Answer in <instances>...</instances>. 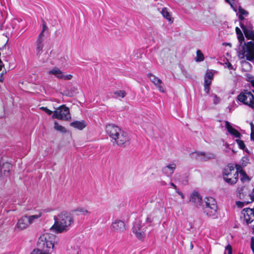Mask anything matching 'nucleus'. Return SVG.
<instances>
[{
  "label": "nucleus",
  "mask_w": 254,
  "mask_h": 254,
  "mask_svg": "<svg viewBox=\"0 0 254 254\" xmlns=\"http://www.w3.org/2000/svg\"><path fill=\"white\" fill-rule=\"evenodd\" d=\"M176 168L175 164H169L162 168V172L167 177H171Z\"/></svg>",
  "instance_id": "nucleus-18"
},
{
  "label": "nucleus",
  "mask_w": 254,
  "mask_h": 254,
  "mask_svg": "<svg viewBox=\"0 0 254 254\" xmlns=\"http://www.w3.org/2000/svg\"><path fill=\"white\" fill-rule=\"evenodd\" d=\"M41 215H42V213H41V212H39L37 214L33 215H31V216H28L27 215V218L28 220V223H29V225L33 223L34 220L37 219L39 218H40L41 216Z\"/></svg>",
  "instance_id": "nucleus-25"
},
{
  "label": "nucleus",
  "mask_w": 254,
  "mask_h": 254,
  "mask_svg": "<svg viewBox=\"0 0 254 254\" xmlns=\"http://www.w3.org/2000/svg\"><path fill=\"white\" fill-rule=\"evenodd\" d=\"M211 81L212 80L210 79H205L204 85H206L207 86H210L211 83Z\"/></svg>",
  "instance_id": "nucleus-43"
},
{
  "label": "nucleus",
  "mask_w": 254,
  "mask_h": 254,
  "mask_svg": "<svg viewBox=\"0 0 254 254\" xmlns=\"http://www.w3.org/2000/svg\"><path fill=\"white\" fill-rule=\"evenodd\" d=\"M161 13L164 18L168 20V21L171 23L173 22L170 13L168 11L166 7L162 8V10L161 11Z\"/></svg>",
  "instance_id": "nucleus-23"
},
{
  "label": "nucleus",
  "mask_w": 254,
  "mask_h": 254,
  "mask_svg": "<svg viewBox=\"0 0 254 254\" xmlns=\"http://www.w3.org/2000/svg\"><path fill=\"white\" fill-rule=\"evenodd\" d=\"M181 176L180 174H176L174 176V180L176 181H180Z\"/></svg>",
  "instance_id": "nucleus-47"
},
{
  "label": "nucleus",
  "mask_w": 254,
  "mask_h": 254,
  "mask_svg": "<svg viewBox=\"0 0 254 254\" xmlns=\"http://www.w3.org/2000/svg\"><path fill=\"white\" fill-rule=\"evenodd\" d=\"M240 26L241 27V28L243 29V32H244V30H246V29L248 27H247L243 22L241 21L240 23Z\"/></svg>",
  "instance_id": "nucleus-44"
},
{
  "label": "nucleus",
  "mask_w": 254,
  "mask_h": 254,
  "mask_svg": "<svg viewBox=\"0 0 254 254\" xmlns=\"http://www.w3.org/2000/svg\"><path fill=\"white\" fill-rule=\"evenodd\" d=\"M132 232L139 239L142 240L144 238V229L142 228L141 223L139 221H136L132 227Z\"/></svg>",
  "instance_id": "nucleus-11"
},
{
  "label": "nucleus",
  "mask_w": 254,
  "mask_h": 254,
  "mask_svg": "<svg viewBox=\"0 0 254 254\" xmlns=\"http://www.w3.org/2000/svg\"><path fill=\"white\" fill-rule=\"evenodd\" d=\"M179 195H180L182 198H184V195L183 193L182 192L181 193H179Z\"/></svg>",
  "instance_id": "nucleus-59"
},
{
  "label": "nucleus",
  "mask_w": 254,
  "mask_h": 254,
  "mask_svg": "<svg viewBox=\"0 0 254 254\" xmlns=\"http://www.w3.org/2000/svg\"><path fill=\"white\" fill-rule=\"evenodd\" d=\"M44 35L43 34V32H41L36 41V55L38 56H40L43 52V49L44 48L43 41L44 40Z\"/></svg>",
  "instance_id": "nucleus-13"
},
{
  "label": "nucleus",
  "mask_w": 254,
  "mask_h": 254,
  "mask_svg": "<svg viewBox=\"0 0 254 254\" xmlns=\"http://www.w3.org/2000/svg\"><path fill=\"white\" fill-rule=\"evenodd\" d=\"M106 131L113 142L118 146L125 147L130 144V138L128 133L122 130L114 124H109L106 127Z\"/></svg>",
  "instance_id": "nucleus-2"
},
{
  "label": "nucleus",
  "mask_w": 254,
  "mask_h": 254,
  "mask_svg": "<svg viewBox=\"0 0 254 254\" xmlns=\"http://www.w3.org/2000/svg\"><path fill=\"white\" fill-rule=\"evenodd\" d=\"M251 138L252 140H253V141H254V132H251Z\"/></svg>",
  "instance_id": "nucleus-52"
},
{
  "label": "nucleus",
  "mask_w": 254,
  "mask_h": 254,
  "mask_svg": "<svg viewBox=\"0 0 254 254\" xmlns=\"http://www.w3.org/2000/svg\"><path fill=\"white\" fill-rule=\"evenodd\" d=\"M227 2L229 3L231 6H232V1L234 0H225Z\"/></svg>",
  "instance_id": "nucleus-55"
},
{
  "label": "nucleus",
  "mask_w": 254,
  "mask_h": 254,
  "mask_svg": "<svg viewBox=\"0 0 254 254\" xmlns=\"http://www.w3.org/2000/svg\"><path fill=\"white\" fill-rule=\"evenodd\" d=\"M54 129L56 130L59 131L61 132L65 133L66 132L65 128L60 125L57 122L54 123Z\"/></svg>",
  "instance_id": "nucleus-26"
},
{
  "label": "nucleus",
  "mask_w": 254,
  "mask_h": 254,
  "mask_svg": "<svg viewBox=\"0 0 254 254\" xmlns=\"http://www.w3.org/2000/svg\"><path fill=\"white\" fill-rule=\"evenodd\" d=\"M72 76L71 74H68L66 75H64V77L63 78H64L65 80H69L72 78Z\"/></svg>",
  "instance_id": "nucleus-46"
},
{
  "label": "nucleus",
  "mask_w": 254,
  "mask_h": 254,
  "mask_svg": "<svg viewBox=\"0 0 254 254\" xmlns=\"http://www.w3.org/2000/svg\"><path fill=\"white\" fill-rule=\"evenodd\" d=\"M70 126L79 130H82L86 127L87 124L83 120L81 121H76L71 122Z\"/></svg>",
  "instance_id": "nucleus-19"
},
{
  "label": "nucleus",
  "mask_w": 254,
  "mask_h": 254,
  "mask_svg": "<svg viewBox=\"0 0 254 254\" xmlns=\"http://www.w3.org/2000/svg\"><path fill=\"white\" fill-rule=\"evenodd\" d=\"M239 19L242 21L244 19V15H239Z\"/></svg>",
  "instance_id": "nucleus-53"
},
{
  "label": "nucleus",
  "mask_w": 254,
  "mask_h": 254,
  "mask_svg": "<svg viewBox=\"0 0 254 254\" xmlns=\"http://www.w3.org/2000/svg\"><path fill=\"white\" fill-rule=\"evenodd\" d=\"M55 223L51 230L57 233H63L67 231L73 220L72 214L67 212H63L54 217Z\"/></svg>",
  "instance_id": "nucleus-3"
},
{
  "label": "nucleus",
  "mask_w": 254,
  "mask_h": 254,
  "mask_svg": "<svg viewBox=\"0 0 254 254\" xmlns=\"http://www.w3.org/2000/svg\"><path fill=\"white\" fill-rule=\"evenodd\" d=\"M232 6H231V7H233V8L235 11H237L236 6L235 5V7L234 6V4H235L234 0L232 1Z\"/></svg>",
  "instance_id": "nucleus-51"
},
{
  "label": "nucleus",
  "mask_w": 254,
  "mask_h": 254,
  "mask_svg": "<svg viewBox=\"0 0 254 254\" xmlns=\"http://www.w3.org/2000/svg\"><path fill=\"white\" fill-rule=\"evenodd\" d=\"M225 250L228 251V254H232V249L231 245H228L226 247Z\"/></svg>",
  "instance_id": "nucleus-40"
},
{
  "label": "nucleus",
  "mask_w": 254,
  "mask_h": 254,
  "mask_svg": "<svg viewBox=\"0 0 254 254\" xmlns=\"http://www.w3.org/2000/svg\"><path fill=\"white\" fill-rule=\"evenodd\" d=\"M29 224L28 223V220L27 218V215H25L22 217L16 224V227L19 229L22 230L23 229H26L29 226Z\"/></svg>",
  "instance_id": "nucleus-17"
},
{
  "label": "nucleus",
  "mask_w": 254,
  "mask_h": 254,
  "mask_svg": "<svg viewBox=\"0 0 254 254\" xmlns=\"http://www.w3.org/2000/svg\"><path fill=\"white\" fill-rule=\"evenodd\" d=\"M235 30L239 43V45H243V43L245 41V38L243 34L239 27H237Z\"/></svg>",
  "instance_id": "nucleus-22"
},
{
  "label": "nucleus",
  "mask_w": 254,
  "mask_h": 254,
  "mask_svg": "<svg viewBox=\"0 0 254 254\" xmlns=\"http://www.w3.org/2000/svg\"><path fill=\"white\" fill-rule=\"evenodd\" d=\"M237 99L244 104L254 108V96L250 91L245 90L238 96Z\"/></svg>",
  "instance_id": "nucleus-8"
},
{
  "label": "nucleus",
  "mask_w": 254,
  "mask_h": 254,
  "mask_svg": "<svg viewBox=\"0 0 254 254\" xmlns=\"http://www.w3.org/2000/svg\"><path fill=\"white\" fill-rule=\"evenodd\" d=\"M40 109L47 113L49 115H51L52 113H53L52 111L48 109L47 107H42L40 108Z\"/></svg>",
  "instance_id": "nucleus-36"
},
{
  "label": "nucleus",
  "mask_w": 254,
  "mask_h": 254,
  "mask_svg": "<svg viewBox=\"0 0 254 254\" xmlns=\"http://www.w3.org/2000/svg\"><path fill=\"white\" fill-rule=\"evenodd\" d=\"M30 254H50L49 253H46L45 251L40 249L34 250Z\"/></svg>",
  "instance_id": "nucleus-33"
},
{
  "label": "nucleus",
  "mask_w": 254,
  "mask_h": 254,
  "mask_svg": "<svg viewBox=\"0 0 254 254\" xmlns=\"http://www.w3.org/2000/svg\"><path fill=\"white\" fill-rule=\"evenodd\" d=\"M4 66V64L2 63H0V71L1 70L2 67Z\"/></svg>",
  "instance_id": "nucleus-58"
},
{
  "label": "nucleus",
  "mask_w": 254,
  "mask_h": 254,
  "mask_svg": "<svg viewBox=\"0 0 254 254\" xmlns=\"http://www.w3.org/2000/svg\"><path fill=\"white\" fill-rule=\"evenodd\" d=\"M182 183L183 184V185H186L188 184V181L187 180H185L182 182Z\"/></svg>",
  "instance_id": "nucleus-57"
},
{
  "label": "nucleus",
  "mask_w": 254,
  "mask_h": 254,
  "mask_svg": "<svg viewBox=\"0 0 254 254\" xmlns=\"http://www.w3.org/2000/svg\"><path fill=\"white\" fill-rule=\"evenodd\" d=\"M220 99L217 97L216 95H214L213 96V103L215 104H217L219 102Z\"/></svg>",
  "instance_id": "nucleus-41"
},
{
  "label": "nucleus",
  "mask_w": 254,
  "mask_h": 254,
  "mask_svg": "<svg viewBox=\"0 0 254 254\" xmlns=\"http://www.w3.org/2000/svg\"><path fill=\"white\" fill-rule=\"evenodd\" d=\"M176 190V192L178 194H179V193H181V192L179 191V190L177 188V190Z\"/></svg>",
  "instance_id": "nucleus-60"
},
{
  "label": "nucleus",
  "mask_w": 254,
  "mask_h": 254,
  "mask_svg": "<svg viewBox=\"0 0 254 254\" xmlns=\"http://www.w3.org/2000/svg\"><path fill=\"white\" fill-rule=\"evenodd\" d=\"M251 132H254V125L252 122L250 123Z\"/></svg>",
  "instance_id": "nucleus-50"
},
{
  "label": "nucleus",
  "mask_w": 254,
  "mask_h": 254,
  "mask_svg": "<svg viewBox=\"0 0 254 254\" xmlns=\"http://www.w3.org/2000/svg\"><path fill=\"white\" fill-rule=\"evenodd\" d=\"M223 177L224 180L230 185L235 184L238 180V174L235 171L233 165H228L223 170Z\"/></svg>",
  "instance_id": "nucleus-6"
},
{
  "label": "nucleus",
  "mask_w": 254,
  "mask_h": 254,
  "mask_svg": "<svg viewBox=\"0 0 254 254\" xmlns=\"http://www.w3.org/2000/svg\"><path fill=\"white\" fill-rule=\"evenodd\" d=\"M238 13L239 15H244L245 16H247L249 14V12L241 6H239V7Z\"/></svg>",
  "instance_id": "nucleus-31"
},
{
  "label": "nucleus",
  "mask_w": 254,
  "mask_h": 254,
  "mask_svg": "<svg viewBox=\"0 0 254 254\" xmlns=\"http://www.w3.org/2000/svg\"><path fill=\"white\" fill-rule=\"evenodd\" d=\"M251 199H252V201H254V195H252L251 196Z\"/></svg>",
  "instance_id": "nucleus-62"
},
{
  "label": "nucleus",
  "mask_w": 254,
  "mask_h": 254,
  "mask_svg": "<svg viewBox=\"0 0 254 254\" xmlns=\"http://www.w3.org/2000/svg\"><path fill=\"white\" fill-rule=\"evenodd\" d=\"M205 79L212 80L213 78V74L211 71H207L205 75Z\"/></svg>",
  "instance_id": "nucleus-35"
},
{
  "label": "nucleus",
  "mask_w": 254,
  "mask_h": 254,
  "mask_svg": "<svg viewBox=\"0 0 254 254\" xmlns=\"http://www.w3.org/2000/svg\"><path fill=\"white\" fill-rule=\"evenodd\" d=\"M236 166V169H235V171H237V174L239 175V173H240V174L241 173V171L242 170H243L242 169V165H237L236 164L235 165Z\"/></svg>",
  "instance_id": "nucleus-37"
},
{
  "label": "nucleus",
  "mask_w": 254,
  "mask_h": 254,
  "mask_svg": "<svg viewBox=\"0 0 254 254\" xmlns=\"http://www.w3.org/2000/svg\"><path fill=\"white\" fill-rule=\"evenodd\" d=\"M170 185L175 190H177V186L173 183H170Z\"/></svg>",
  "instance_id": "nucleus-54"
},
{
  "label": "nucleus",
  "mask_w": 254,
  "mask_h": 254,
  "mask_svg": "<svg viewBox=\"0 0 254 254\" xmlns=\"http://www.w3.org/2000/svg\"><path fill=\"white\" fill-rule=\"evenodd\" d=\"M183 74H184V75H185L186 77H187V72H186V71H183Z\"/></svg>",
  "instance_id": "nucleus-63"
},
{
  "label": "nucleus",
  "mask_w": 254,
  "mask_h": 254,
  "mask_svg": "<svg viewBox=\"0 0 254 254\" xmlns=\"http://www.w3.org/2000/svg\"><path fill=\"white\" fill-rule=\"evenodd\" d=\"M251 249L254 254V238H251Z\"/></svg>",
  "instance_id": "nucleus-42"
},
{
  "label": "nucleus",
  "mask_w": 254,
  "mask_h": 254,
  "mask_svg": "<svg viewBox=\"0 0 254 254\" xmlns=\"http://www.w3.org/2000/svg\"><path fill=\"white\" fill-rule=\"evenodd\" d=\"M203 200L200 194L197 192L194 191L190 195V201L196 207L200 206Z\"/></svg>",
  "instance_id": "nucleus-14"
},
{
  "label": "nucleus",
  "mask_w": 254,
  "mask_h": 254,
  "mask_svg": "<svg viewBox=\"0 0 254 254\" xmlns=\"http://www.w3.org/2000/svg\"><path fill=\"white\" fill-rule=\"evenodd\" d=\"M176 190V192L178 194H179V193H181V192L179 191V190L177 188V190Z\"/></svg>",
  "instance_id": "nucleus-61"
},
{
  "label": "nucleus",
  "mask_w": 254,
  "mask_h": 254,
  "mask_svg": "<svg viewBox=\"0 0 254 254\" xmlns=\"http://www.w3.org/2000/svg\"><path fill=\"white\" fill-rule=\"evenodd\" d=\"M126 229L124 222L120 220H115L111 226V231L116 233H122L125 231Z\"/></svg>",
  "instance_id": "nucleus-9"
},
{
  "label": "nucleus",
  "mask_w": 254,
  "mask_h": 254,
  "mask_svg": "<svg viewBox=\"0 0 254 254\" xmlns=\"http://www.w3.org/2000/svg\"><path fill=\"white\" fill-rule=\"evenodd\" d=\"M252 194H253V195H254V188L253 190Z\"/></svg>",
  "instance_id": "nucleus-64"
},
{
  "label": "nucleus",
  "mask_w": 254,
  "mask_h": 254,
  "mask_svg": "<svg viewBox=\"0 0 254 254\" xmlns=\"http://www.w3.org/2000/svg\"><path fill=\"white\" fill-rule=\"evenodd\" d=\"M246 37L248 40L253 41L247 43L244 42L243 45H239L237 48L238 56L240 59L246 57L247 60H254V31L252 26H249L244 32Z\"/></svg>",
  "instance_id": "nucleus-1"
},
{
  "label": "nucleus",
  "mask_w": 254,
  "mask_h": 254,
  "mask_svg": "<svg viewBox=\"0 0 254 254\" xmlns=\"http://www.w3.org/2000/svg\"><path fill=\"white\" fill-rule=\"evenodd\" d=\"M209 86H206V85H204V91L207 93L208 94L209 91Z\"/></svg>",
  "instance_id": "nucleus-48"
},
{
  "label": "nucleus",
  "mask_w": 254,
  "mask_h": 254,
  "mask_svg": "<svg viewBox=\"0 0 254 254\" xmlns=\"http://www.w3.org/2000/svg\"><path fill=\"white\" fill-rule=\"evenodd\" d=\"M204 60L203 54L200 50L196 51V57L195 58V61L197 62H202Z\"/></svg>",
  "instance_id": "nucleus-27"
},
{
  "label": "nucleus",
  "mask_w": 254,
  "mask_h": 254,
  "mask_svg": "<svg viewBox=\"0 0 254 254\" xmlns=\"http://www.w3.org/2000/svg\"><path fill=\"white\" fill-rule=\"evenodd\" d=\"M244 220L247 225L251 223L254 220V208H245L242 210Z\"/></svg>",
  "instance_id": "nucleus-10"
},
{
  "label": "nucleus",
  "mask_w": 254,
  "mask_h": 254,
  "mask_svg": "<svg viewBox=\"0 0 254 254\" xmlns=\"http://www.w3.org/2000/svg\"><path fill=\"white\" fill-rule=\"evenodd\" d=\"M57 238L54 234L46 233L42 235L38 241V246L39 247L47 248L48 253L52 252L54 248V245L56 242Z\"/></svg>",
  "instance_id": "nucleus-5"
},
{
  "label": "nucleus",
  "mask_w": 254,
  "mask_h": 254,
  "mask_svg": "<svg viewBox=\"0 0 254 254\" xmlns=\"http://www.w3.org/2000/svg\"><path fill=\"white\" fill-rule=\"evenodd\" d=\"M245 204V202H242L240 201H237L236 202V205L239 208H242Z\"/></svg>",
  "instance_id": "nucleus-39"
},
{
  "label": "nucleus",
  "mask_w": 254,
  "mask_h": 254,
  "mask_svg": "<svg viewBox=\"0 0 254 254\" xmlns=\"http://www.w3.org/2000/svg\"><path fill=\"white\" fill-rule=\"evenodd\" d=\"M226 66L229 69H233L235 70V68L233 67V65L230 63H226Z\"/></svg>",
  "instance_id": "nucleus-45"
},
{
  "label": "nucleus",
  "mask_w": 254,
  "mask_h": 254,
  "mask_svg": "<svg viewBox=\"0 0 254 254\" xmlns=\"http://www.w3.org/2000/svg\"><path fill=\"white\" fill-rule=\"evenodd\" d=\"M248 158L247 157H244L242 158V163H241V165L242 166V167H245L247 166V163H248Z\"/></svg>",
  "instance_id": "nucleus-38"
},
{
  "label": "nucleus",
  "mask_w": 254,
  "mask_h": 254,
  "mask_svg": "<svg viewBox=\"0 0 254 254\" xmlns=\"http://www.w3.org/2000/svg\"><path fill=\"white\" fill-rule=\"evenodd\" d=\"M48 28H47V26H46V23L44 22L43 24V29H42V31H41V32H43V34H44V31L47 29Z\"/></svg>",
  "instance_id": "nucleus-49"
},
{
  "label": "nucleus",
  "mask_w": 254,
  "mask_h": 254,
  "mask_svg": "<svg viewBox=\"0 0 254 254\" xmlns=\"http://www.w3.org/2000/svg\"><path fill=\"white\" fill-rule=\"evenodd\" d=\"M53 119L68 121L71 119L69 109L65 105H62L53 112Z\"/></svg>",
  "instance_id": "nucleus-7"
},
{
  "label": "nucleus",
  "mask_w": 254,
  "mask_h": 254,
  "mask_svg": "<svg viewBox=\"0 0 254 254\" xmlns=\"http://www.w3.org/2000/svg\"><path fill=\"white\" fill-rule=\"evenodd\" d=\"M48 74H53L59 79H62L64 77L63 72L60 69L56 67L49 71Z\"/></svg>",
  "instance_id": "nucleus-20"
},
{
  "label": "nucleus",
  "mask_w": 254,
  "mask_h": 254,
  "mask_svg": "<svg viewBox=\"0 0 254 254\" xmlns=\"http://www.w3.org/2000/svg\"><path fill=\"white\" fill-rule=\"evenodd\" d=\"M77 93V88L71 87L69 89H66L64 91V95L66 96L72 97Z\"/></svg>",
  "instance_id": "nucleus-24"
},
{
  "label": "nucleus",
  "mask_w": 254,
  "mask_h": 254,
  "mask_svg": "<svg viewBox=\"0 0 254 254\" xmlns=\"http://www.w3.org/2000/svg\"><path fill=\"white\" fill-rule=\"evenodd\" d=\"M156 218V217L154 216V214L153 213L150 214L147 218H146V222L148 223H151V222H153Z\"/></svg>",
  "instance_id": "nucleus-29"
},
{
  "label": "nucleus",
  "mask_w": 254,
  "mask_h": 254,
  "mask_svg": "<svg viewBox=\"0 0 254 254\" xmlns=\"http://www.w3.org/2000/svg\"><path fill=\"white\" fill-rule=\"evenodd\" d=\"M200 154L202 156H204L203 158L202 159V160L203 161H206L209 159H214L215 158V156L212 154V153H207V154H204V153H200Z\"/></svg>",
  "instance_id": "nucleus-28"
},
{
  "label": "nucleus",
  "mask_w": 254,
  "mask_h": 254,
  "mask_svg": "<svg viewBox=\"0 0 254 254\" xmlns=\"http://www.w3.org/2000/svg\"><path fill=\"white\" fill-rule=\"evenodd\" d=\"M240 174L242 175V177L241 179L242 182H244L246 180H247L248 181L250 180V179L244 170H242Z\"/></svg>",
  "instance_id": "nucleus-30"
},
{
  "label": "nucleus",
  "mask_w": 254,
  "mask_h": 254,
  "mask_svg": "<svg viewBox=\"0 0 254 254\" xmlns=\"http://www.w3.org/2000/svg\"><path fill=\"white\" fill-rule=\"evenodd\" d=\"M161 185H162V186H165L167 185V183L165 182V181H161Z\"/></svg>",
  "instance_id": "nucleus-56"
},
{
  "label": "nucleus",
  "mask_w": 254,
  "mask_h": 254,
  "mask_svg": "<svg viewBox=\"0 0 254 254\" xmlns=\"http://www.w3.org/2000/svg\"><path fill=\"white\" fill-rule=\"evenodd\" d=\"M118 97L124 98L126 95V92L124 90H118L114 92Z\"/></svg>",
  "instance_id": "nucleus-32"
},
{
  "label": "nucleus",
  "mask_w": 254,
  "mask_h": 254,
  "mask_svg": "<svg viewBox=\"0 0 254 254\" xmlns=\"http://www.w3.org/2000/svg\"><path fill=\"white\" fill-rule=\"evenodd\" d=\"M11 168L12 166L8 162H5L2 165L0 164V176H8L10 175Z\"/></svg>",
  "instance_id": "nucleus-15"
},
{
  "label": "nucleus",
  "mask_w": 254,
  "mask_h": 254,
  "mask_svg": "<svg viewBox=\"0 0 254 254\" xmlns=\"http://www.w3.org/2000/svg\"><path fill=\"white\" fill-rule=\"evenodd\" d=\"M225 127L229 133L234 137L240 138L242 136L241 134L235 128H233L228 121L225 122Z\"/></svg>",
  "instance_id": "nucleus-16"
},
{
  "label": "nucleus",
  "mask_w": 254,
  "mask_h": 254,
  "mask_svg": "<svg viewBox=\"0 0 254 254\" xmlns=\"http://www.w3.org/2000/svg\"><path fill=\"white\" fill-rule=\"evenodd\" d=\"M204 213L207 216L216 219L217 218V205L216 200L212 197H205L200 206Z\"/></svg>",
  "instance_id": "nucleus-4"
},
{
  "label": "nucleus",
  "mask_w": 254,
  "mask_h": 254,
  "mask_svg": "<svg viewBox=\"0 0 254 254\" xmlns=\"http://www.w3.org/2000/svg\"><path fill=\"white\" fill-rule=\"evenodd\" d=\"M72 213L79 212L80 214L83 216H86L89 215L91 212L87 210L85 208L83 207H78L71 210V211Z\"/></svg>",
  "instance_id": "nucleus-21"
},
{
  "label": "nucleus",
  "mask_w": 254,
  "mask_h": 254,
  "mask_svg": "<svg viewBox=\"0 0 254 254\" xmlns=\"http://www.w3.org/2000/svg\"><path fill=\"white\" fill-rule=\"evenodd\" d=\"M236 141L238 143L240 148L244 149L245 148V145L243 140L240 139H236Z\"/></svg>",
  "instance_id": "nucleus-34"
},
{
  "label": "nucleus",
  "mask_w": 254,
  "mask_h": 254,
  "mask_svg": "<svg viewBox=\"0 0 254 254\" xmlns=\"http://www.w3.org/2000/svg\"><path fill=\"white\" fill-rule=\"evenodd\" d=\"M147 76L149 78L150 81L154 84L160 91L162 92H165V88L163 85L162 80L158 78L152 73H148Z\"/></svg>",
  "instance_id": "nucleus-12"
}]
</instances>
